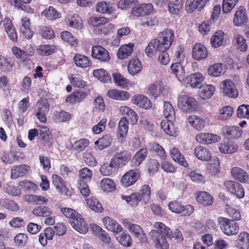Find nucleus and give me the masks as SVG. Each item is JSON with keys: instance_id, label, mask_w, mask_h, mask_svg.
I'll list each match as a JSON object with an SVG mask.
<instances>
[{"instance_id": "69168bd1", "label": "nucleus", "mask_w": 249, "mask_h": 249, "mask_svg": "<svg viewBox=\"0 0 249 249\" xmlns=\"http://www.w3.org/2000/svg\"><path fill=\"white\" fill-rule=\"evenodd\" d=\"M86 201L87 205L92 211L96 212H101L102 211V206L97 199L91 197Z\"/></svg>"}, {"instance_id": "6e6d98bb", "label": "nucleus", "mask_w": 249, "mask_h": 249, "mask_svg": "<svg viewBox=\"0 0 249 249\" xmlns=\"http://www.w3.org/2000/svg\"><path fill=\"white\" fill-rule=\"evenodd\" d=\"M225 209L227 214L235 221L241 219V214L239 210L232 207L230 205L226 204Z\"/></svg>"}, {"instance_id": "ddd939ff", "label": "nucleus", "mask_w": 249, "mask_h": 249, "mask_svg": "<svg viewBox=\"0 0 249 249\" xmlns=\"http://www.w3.org/2000/svg\"><path fill=\"white\" fill-rule=\"evenodd\" d=\"M204 77L200 72H196L187 76L185 82L187 87L192 88H201Z\"/></svg>"}, {"instance_id": "412c9836", "label": "nucleus", "mask_w": 249, "mask_h": 249, "mask_svg": "<svg viewBox=\"0 0 249 249\" xmlns=\"http://www.w3.org/2000/svg\"><path fill=\"white\" fill-rule=\"evenodd\" d=\"M210 0H187L186 2V10L188 13H192L196 9L200 11Z\"/></svg>"}, {"instance_id": "09e8293b", "label": "nucleus", "mask_w": 249, "mask_h": 249, "mask_svg": "<svg viewBox=\"0 0 249 249\" xmlns=\"http://www.w3.org/2000/svg\"><path fill=\"white\" fill-rule=\"evenodd\" d=\"M74 61L77 67L82 68L89 67L91 64L88 57L79 54H77L74 56Z\"/></svg>"}, {"instance_id": "3c124183", "label": "nucleus", "mask_w": 249, "mask_h": 249, "mask_svg": "<svg viewBox=\"0 0 249 249\" xmlns=\"http://www.w3.org/2000/svg\"><path fill=\"white\" fill-rule=\"evenodd\" d=\"M224 33L222 31L216 32L211 37V43L214 48H218L223 45Z\"/></svg>"}, {"instance_id": "9d476101", "label": "nucleus", "mask_w": 249, "mask_h": 249, "mask_svg": "<svg viewBox=\"0 0 249 249\" xmlns=\"http://www.w3.org/2000/svg\"><path fill=\"white\" fill-rule=\"evenodd\" d=\"M154 8L151 3H141L132 8L131 13L136 17L149 16L154 13Z\"/></svg>"}, {"instance_id": "49530a36", "label": "nucleus", "mask_w": 249, "mask_h": 249, "mask_svg": "<svg viewBox=\"0 0 249 249\" xmlns=\"http://www.w3.org/2000/svg\"><path fill=\"white\" fill-rule=\"evenodd\" d=\"M32 213L34 215L37 217H48L52 214L53 212L49 207L38 206L34 208Z\"/></svg>"}, {"instance_id": "f704fd0d", "label": "nucleus", "mask_w": 249, "mask_h": 249, "mask_svg": "<svg viewBox=\"0 0 249 249\" xmlns=\"http://www.w3.org/2000/svg\"><path fill=\"white\" fill-rule=\"evenodd\" d=\"M170 154L173 160L178 162L180 165L187 167L188 164L185 160L183 155L181 154L180 151L176 147L171 148L170 150Z\"/></svg>"}, {"instance_id": "37998d69", "label": "nucleus", "mask_w": 249, "mask_h": 249, "mask_svg": "<svg viewBox=\"0 0 249 249\" xmlns=\"http://www.w3.org/2000/svg\"><path fill=\"white\" fill-rule=\"evenodd\" d=\"M239 249H248L249 248V234L246 232H241L238 236L236 243Z\"/></svg>"}, {"instance_id": "423d86ee", "label": "nucleus", "mask_w": 249, "mask_h": 249, "mask_svg": "<svg viewBox=\"0 0 249 249\" xmlns=\"http://www.w3.org/2000/svg\"><path fill=\"white\" fill-rule=\"evenodd\" d=\"M122 224L138 240L142 242L146 241V236L139 225L131 223L126 219H123Z\"/></svg>"}, {"instance_id": "13d9d810", "label": "nucleus", "mask_w": 249, "mask_h": 249, "mask_svg": "<svg viewBox=\"0 0 249 249\" xmlns=\"http://www.w3.org/2000/svg\"><path fill=\"white\" fill-rule=\"evenodd\" d=\"M57 47L53 45H42L39 46L37 53L42 55H49L54 53Z\"/></svg>"}, {"instance_id": "e2e57ef3", "label": "nucleus", "mask_w": 249, "mask_h": 249, "mask_svg": "<svg viewBox=\"0 0 249 249\" xmlns=\"http://www.w3.org/2000/svg\"><path fill=\"white\" fill-rule=\"evenodd\" d=\"M5 193L13 196H19L21 194V191L18 187L11 184H7L3 187Z\"/></svg>"}, {"instance_id": "338daca9", "label": "nucleus", "mask_w": 249, "mask_h": 249, "mask_svg": "<svg viewBox=\"0 0 249 249\" xmlns=\"http://www.w3.org/2000/svg\"><path fill=\"white\" fill-rule=\"evenodd\" d=\"M215 87L212 85H207L204 87L200 93V97L204 99H209L213 95L215 91Z\"/></svg>"}, {"instance_id": "58836bf2", "label": "nucleus", "mask_w": 249, "mask_h": 249, "mask_svg": "<svg viewBox=\"0 0 249 249\" xmlns=\"http://www.w3.org/2000/svg\"><path fill=\"white\" fill-rule=\"evenodd\" d=\"M41 16L48 20H54L59 18L61 15L55 8L50 6L42 12Z\"/></svg>"}, {"instance_id": "5fc2aeb1", "label": "nucleus", "mask_w": 249, "mask_h": 249, "mask_svg": "<svg viewBox=\"0 0 249 249\" xmlns=\"http://www.w3.org/2000/svg\"><path fill=\"white\" fill-rule=\"evenodd\" d=\"M233 108L229 106L223 107L219 111L218 118L222 121L230 119L232 115Z\"/></svg>"}, {"instance_id": "c03bdc74", "label": "nucleus", "mask_w": 249, "mask_h": 249, "mask_svg": "<svg viewBox=\"0 0 249 249\" xmlns=\"http://www.w3.org/2000/svg\"><path fill=\"white\" fill-rule=\"evenodd\" d=\"M121 197L132 207H136L142 200V196L137 193H132L129 196L122 195Z\"/></svg>"}, {"instance_id": "a19ab883", "label": "nucleus", "mask_w": 249, "mask_h": 249, "mask_svg": "<svg viewBox=\"0 0 249 249\" xmlns=\"http://www.w3.org/2000/svg\"><path fill=\"white\" fill-rule=\"evenodd\" d=\"M120 112L122 115L128 116L132 124L137 123L138 116L137 113L129 107L125 106L121 107L120 108Z\"/></svg>"}, {"instance_id": "603ef678", "label": "nucleus", "mask_w": 249, "mask_h": 249, "mask_svg": "<svg viewBox=\"0 0 249 249\" xmlns=\"http://www.w3.org/2000/svg\"><path fill=\"white\" fill-rule=\"evenodd\" d=\"M147 154V152L146 149H141L135 154L132 159L131 161L133 164V166H139L146 158Z\"/></svg>"}, {"instance_id": "f03ea898", "label": "nucleus", "mask_w": 249, "mask_h": 249, "mask_svg": "<svg viewBox=\"0 0 249 249\" xmlns=\"http://www.w3.org/2000/svg\"><path fill=\"white\" fill-rule=\"evenodd\" d=\"M220 227L222 231L228 236L237 234L239 230L238 223L234 220L225 217L218 219Z\"/></svg>"}, {"instance_id": "393cba45", "label": "nucleus", "mask_w": 249, "mask_h": 249, "mask_svg": "<svg viewBox=\"0 0 249 249\" xmlns=\"http://www.w3.org/2000/svg\"><path fill=\"white\" fill-rule=\"evenodd\" d=\"M88 96L86 92L82 90H77L73 92L66 99V102L71 104H79L84 101Z\"/></svg>"}, {"instance_id": "9b49d317", "label": "nucleus", "mask_w": 249, "mask_h": 249, "mask_svg": "<svg viewBox=\"0 0 249 249\" xmlns=\"http://www.w3.org/2000/svg\"><path fill=\"white\" fill-rule=\"evenodd\" d=\"M91 55L93 58L102 62H107L110 59L108 51L100 45L92 46Z\"/></svg>"}, {"instance_id": "c85d7f7f", "label": "nucleus", "mask_w": 249, "mask_h": 249, "mask_svg": "<svg viewBox=\"0 0 249 249\" xmlns=\"http://www.w3.org/2000/svg\"><path fill=\"white\" fill-rule=\"evenodd\" d=\"M107 96L112 99L120 101L126 100L130 97L128 92L117 89L109 90L107 93Z\"/></svg>"}, {"instance_id": "4c0bfd02", "label": "nucleus", "mask_w": 249, "mask_h": 249, "mask_svg": "<svg viewBox=\"0 0 249 249\" xmlns=\"http://www.w3.org/2000/svg\"><path fill=\"white\" fill-rule=\"evenodd\" d=\"M118 169L117 166L114 164L112 159L109 162H106L103 164L100 168V173L105 176H108L112 175Z\"/></svg>"}, {"instance_id": "6ab92c4d", "label": "nucleus", "mask_w": 249, "mask_h": 249, "mask_svg": "<svg viewBox=\"0 0 249 249\" xmlns=\"http://www.w3.org/2000/svg\"><path fill=\"white\" fill-rule=\"evenodd\" d=\"M230 173L233 179L241 183H247L249 180L247 173L239 167H232Z\"/></svg>"}, {"instance_id": "dca6fc26", "label": "nucleus", "mask_w": 249, "mask_h": 249, "mask_svg": "<svg viewBox=\"0 0 249 249\" xmlns=\"http://www.w3.org/2000/svg\"><path fill=\"white\" fill-rule=\"evenodd\" d=\"M128 130V121L125 117H122L119 122L117 128V138L119 142H123L124 141Z\"/></svg>"}, {"instance_id": "20e7f679", "label": "nucleus", "mask_w": 249, "mask_h": 249, "mask_svg": "<svg viewBox=\"0 0 249 249\" xmlns=\"http://www.w3.org/2000/svg\"><path fill=\"white\" fill-rule=\"evenodd\" d=\"M149 236L154 247L156 249H169V244L165 236L158 231L153 230L149 232Z\"/></svg>"}, {"instance_id": "c756f323", "label": "nucleus", "mask_w": 249, "mask_h": 249, "mask_svg": "<svg viewBox=\"0 0 249 249\" xmlns=\"http://www.w3.org/2000/svg\"><path fill=\"white\" fill-rule=\"evenodd\" d=\"M132 103L140 107L149 109L152 107V103L147 97L143 95H136L132 99Z\"/></svg>"}, {"instance_id": "473e14b6", "label": "nucleus", "mask_w": 249, "mask_h": 249, "mask_svg": "<svg viewBox=\"0 0 249 249\" xmlns=\"http://www.w3.org/2000/svg\"><path fill=\"white\" fill-rule=\"evenodd\" d=\"M194 154L196 157L201 160L209 161L212 157L210 151L202 146H198L195 148Z\"/></svg>"}, {"instance_id": "a878e982", "label": "nucleus", "mask_w": 249, "mask_h": 249, "mask_svg": "<svg viewBox=\"0 0 249 249\" xmlns=\"http://www.w3.org/2000/svg\"><path fill=\"white\" fill-rule=\"evenodd\" d=\"M225 136L229 139H237L242 134V130L238 126H225L223 130Z\"/></svg>"}, {"instance_id": "bb28decb", "label": "nucleus", "mask_w": 249, "mask_h": 249, "mask_svg": "<svg viewBox=\"0 0 249 249\" xmlns=\"http://www.w3.org/2000/svg\"><path fill=\"white\" fill-rule=\"evenodd\" d=\"M208 55L206 48L201 44H196L193 48L192 56L197 60L205 59Z\"/></svg>"}, {"instance_id": "4be33fe9", "label": "nucleus", "mask_w": 249, "mask_h": 249, "mask_svg": "<svg viewBox=\"0 0 249 249\" xmlns=\"http://www.w3.org/2000/svg\"><path fill=\"white\" fill-rule=\"evenodd\" d=\"M238 149V144L233 142H222L218 144V149L222 154H232L236 153Z\"/></svg>"}, {"instance_id": "6e6552de", "label": "nucleus", "mask_w": 249, "mask_h": 249, "mask_svg": "<svg viewBox=\"0 0 249 249\" xmlns=\"http://www.w3.org/2000/svg\"><path fill=\"white\" fill-rule=\"evenodd\" d=\"M52 183L55 187L57 191L62 195L70 196L71 191L67 187V183L58 175L52 176Z\"/></svg>"}, {"instance_id": "1a4fd4ad", "label": "nucleus", "mask_w": 249, "mask_h": 249, "mask_svg": "<svg viewBox=\"0 0 249 249\" xmlns=\"http://www.w3.org/2000/svg\"><path fill=\"white\" fill-rule=\"evenodd\" d=\"M140 176V173L138 170L131 169L121 177V185L124 187H129L135 184Z\"/></svg>"}, {"instance_id": "a18cd8bd", "label": "nucleus", "mask_w": 249, "mask_h": 249, "mask_svg": "<svg viewBox=\"0 0 249 249\" xmlns=\"http://www.w3.org/2000/svg\"><path fill=\"white\" fill-rule=\"evenodd\" d=\"M148 148L150 151L154 152L156 155L159 157L160 159H166L167 155L165 151L162 146L158 143H150L148 145Z\"/></svg>"}, {"instance_id": "0eeeda50", "label": "nucleus", "mask_w": 249, "mask_h": 249, "mask_svg": "<svg viewBox=\"0 0 249 249\" xmlns=\"http://www.w3.org/2000/svg\"><path fill=\"white\" fill-rule=\"evenodd\" d=\"M221 92L224 96L231 98H235L238 95V91L234 83L230 79H226L220 84Z\"/></svg>"}, {"instance_id": "de8ad7c7", "label": "nucleus", "mask_w": 249, "mask_h": 249, "mask_svg": "<svg viewBox=\"0 0 249 249\" xmlns=\"http://www.w3.org/2000/svg\"><path fill=\"white\" fill-rule=\"evenodd\" d=\"M22 25L20 26V31L24 37L30 39L33 36V33L30 29V21L29 18H24L21 20Z\"/></svg>"}, {"instance_id": "5701e85b", "label": "nucleus", "mask_w": 249, "mask_h": 249, "mask_svg": "<svg viewBox=\"0 0 249 249\" xmlns=\"http://www.w3.org/2000/svg\"><path fill=\"white\" fill-rule=\"evenodd\" d=\"M183 2L182 0H171L167 5L169 12L172 15H179L182 12Z\"/></svg>"}, {"instance_id": "7ed1b4c3", "label": "nucleus", "mask_w": 249, "mask_h": 249, "mask_svg": "<svg viewBox=\"0 0 249 249\" xmlns=\"http://www.w3.org/2000/svg\"><path fill=\"white\" fill-rule=\"evenodd\" d=\"M169 89L162 82H157L150 84L148 88V94L155 99L164 97L168 95Z\"/></svg>"}, {"instance_id": "f3484780", "label": "nucleus", "mask_w": 249, "mask_h": 249, "mask_svg": "<svg viewBox=\"0 0 249 249\" xmlns=\"http://www.w3.org/2000/svg\"><path fill=\"white\" fill-rule=\"evenodd\" d=\"M103 222L106 229L113 232L114 235L116 236L123 230V228L113 218L106 216L103 219Z\"/></svg>"}, {"instance_id": "39448f33", "label": "nucleus", "mask_w": 249, "mask_h": 249, "mask_svg": "<svg viewBox=\"0 0 249 249\" xmlns=\"http://www.w3.org/2000/svg\"><path fill=\"white\" fill-rule=\"evenodd\" d=\"M178 104L181 109L186 112L195 111L197 107V102L194 98L184 94L178 96Z\"/></svg>"}, {"instance_id": "ea45409f", "label": "nucleus", "mask_w": 249, "mask_h": 249, "mask_svg": "<svg viewBox=\"0 0 249 249\" xmlns=\"http://www.w3.org/2000/svg\"><path fill=\"white\" fill-rule=\"evenodd\" d=\"M100 185L104 192L111 193L116 190V184L111 178H103L100 181Z\"/></svg>"}, {"instance_id": "f257e3e1", "label": "nucleus", "mask_w": 249, "mask_h": 249, "mask_svg": "<svg viewBox=\"0 0 249 249\" xmlns=\"http://www.w3.org/2000/svg\"><path fill=\"white\" fill-rule=\"evenodd\" d=\"M174 40L173 30L166 29L160 32L157 38L152 39L145 49L146 55L152 57L157 52H160L158 61L162 65H166L170 62L169 55L167 53Z\"/></svg>"}, {"instance_id": "79ce46f5", "label": "nucleus", "mask_w": 249, "mask_h": 249, "mask_svg": "<svg viewBox=\"0 0 249 249\" xmlns=\"http://www.w3.org/2000/svg\"><path fill=\"white\" fill-rule=\"evenodd\" d=\"M180 63L178 62H176L173 64L171 67L173 73L180 82L184 80L185 76V70Z\"/></svg>"}, {"instance_id": "e433bc0d", "label": "nucleus", "mask_w": 249, "mask_h": 249, "mask_svg": "<svg viewBox=\"0 0 249 249\" xmlns=\"http://www.w3.org/2000/svg\"><path fill=\"white\" fill-rule=\"evenodd\" d=\"M30 170L29 166L26 165H20L14 166L11 169V178L16 179L25 176Z\"/></svg>"}, {"instance_id": "c9c22d12", "label": "nucleus", "mask_w": 249, "mask_h": 249, "mask_svg": "<svg viewBox=\"0 0 249 249\" xmlns=\"http://www.w3.org/2000/svg\"><path fill=\"white\" fill-rule=\"evenodd\" d=\"M134 47L132 43L121 46L117 52L118 58L122 60L127 58L133 52Z\"/></svg>"}, {"instance_id": "774afa93", "label": "nucleus", "mask_w": 249, "mask_h": 249, "mask_svg": "<svg viewBox=\"0 0 249 249\" xmlns=\"http://www.w3.org/2000/svg\"><path fill=\"white\" fill-rule=\"evenodd\" d=\"M14 65V63L9 61L6 57L0 55V68L4 71H10Z\"/></svg>"}, {"instance_id": "b1692460", "label": "nucleus", "mask_w": 249, "mask_h": 249, "mask_svg": "<svg viewBox=\"0 0 249 249\" xmlns=\"http://www.w3.org/2000/svg\"><path fill=\"white\" fill-rule=\"evenodd\" d=\"M196 200L199 204L204 206H209L213 202V196L208 192L199 191L195 193Z\"/></svg>"}, {"instance_id": "cd10ccee", "label": "nucleus", "mask_w": 249, "mask_h": 249, "mask_svg": "<svg viewBox=\"0 0 249 249\" xmlns=\"http://www.w3.org/2000/svg\"><path fill=\"white\" fill-rule=\"evenodd\" d=\"M142 69L141 62L137 57L131 58L127 64L128 72L132 76L139 73Z\"/></svg>"}, {"instance_id": "864d4df0", "label": "nucleus", "mask_w": 249, "mask_h": 249, "mask_svg": "<svg viewBox=\"0 0 249 249\" xmlns=\"http://www.w3.org/2000/svg\"><path fill=\"white\" fill-rule=\"evenodd\" d=\"M112 77L115 85L122 89H125L128 86V80L119 72L112 73Z\"/></svg>"}, {"instance_id": "680f3d73", "label": "nucleus", "mask_w": 249, "mask_h": 249, "mask_svg": "<svg viewBox=\"0 0 249 249\" xmlns=\"http://www.w3.org/2000/svg\"><path fill=\"white\" fill-rule=\"evenodd\" d=\"M31 0H14V4L15 6L26 12L33 13L34 12V9L30 8L29 5L23 3H29Z\"/></svg>"}, {"instance_id": "2eb2a0df", "label": "nucleus", "mask_w": 249, "mask_h": 249, "mask_svg": "<svg viewBox=\"0 0 249 249\" xmlns=\"http://www.w3.org/2000/svg\"><path fill=\"white\" fill-rule=\"evenodd\" d=\"M221 137L216 135L209 133H200L196 135V141L202 144H211L219 141Z\"/></svg>"}, {"instance_id": "0e129e2a", "label": "nucleus", "mask_w": 249, "mask_h": 249, "mask_svg": "<svg viewBox=\"0 0 249 249\" xmlns=\"http://www.w3.org/2000/svg\"><path fill=\"white\" fill-rule=\"evenodd\" d=\"M220 162L217 158H214L209 164L208 170L213 175H216L220 172Z\"/></svg>"}, {"instance_id": "a211bd4d", "label": "nucleus", "mask_w": 249, "mask_h": 249, "mask_svg": "<svg viewBox=\"0 0 249 249\" xmlns=\"http://www.w3.org/2000/svg\"><path fill=\"white\" fill-rule=\"evenodd\" d=\"M186 123L197 131L202 130L206 125L204 119L195 115L189 116L186 119Z\"/></svg>"}, {"instance_id": "052dcab7", "label": "nucleus", "mask_w": 249, "mask_h": 249, "mask_svg": "<svg viewBox=\"0 0 249 249\" xmlns=\"http://www.w3.org/2000/svg\"><path fill=\"white\" fill-rule=\"evenodd\" d=\"M116 239L123 246L129 247L132 242V239L130 236L125 232L123 231L115 236Z\"/></svg>"}, {"instance_id": "f8f14e48", "label": "nucleus", "mask_w": 249, "mask_h": 249, "mask_svg": "<svg viewBox=\"0 0 249 249\" xmlns=\"http://www.w3.org/2000/svg\"><path fill=\"white\" fill-rule=\"evenodd\" d=\"M131 153L126 150L116 153L111 158L114 164L119 167L125 166L131 159Z\"/></svg>"}, {"instance_id": "4468645a", "label": "nucleus", "mask_w": 249, "mask_h": 249, "mask_svg": "<svg viewBox=\"0 0 249 249\" xmlns=\"http://www.w3.org/2000/svg\"><path fill=\"white\" fill-rule=\"evenodd\" d=\"M248 16L246 10L244 7L240 6L235 12L233 23L235 26L239 27L245 25L248 22Z\"/></svg>"}, {"instance_id": "8fccbe9b", "label": "nucleus", "mask_w": 249, "mask_h": 249, "mask_svg": "<svg viewBox=\"0 0 249 249\" xmlns=\"http://www.w3.org/2000/svg\"><path fill=\"white\" fill-rule=\"evenodd\" d=\"M96 9L97 12L108 14L112 13L114 10L112 4L105 1L98 2L96 6Z\"/></svg>"}, {"instance_id": "4d7b16f0", "label": "nucleus", "mask_w": 249, "mask_h": 249, "mask_svg": "<svg viewBox=\"0 0 249 249\" xmlns=\"http://www.w3.org/2000/svg\"><path fill=\"white\" fill-rule=\"evenodd\" d=\"M107 21V18L103 17H91L88 20L89 24L95 27L94 31L98 30L103 23Z\"/></svg>"}, {"instance_id": "7c9ffc66", "label": "nucleus", "mask_w": 249, "mask_h": 249, "mask_svg": "<svg viewBox=\"0 0 249 249\" xmlns=\"http://www.w3.org/2000/svg\"><path fill=\"white\" fill-rule=\"evenodd\" d=\"M161 127L165 133L170 136L177 135L178 129L171 119L163 120L160 123Z\"/></svg>"}, {"instance_id": "72a5a7b5", "label": "nucleus", "mask_w": 249, "mask_h": 249, "mask_svg": "<svg viewBox=\"0 0 249 249\" xmlns=\"http://www.w3.org/2000/svg\"><path fill=\"white\" fill-rule=\"evenodd\" d=\"M112 137L110 134H107L100 138L94 142L96 147L100 150H103L109 147L112 142Z\"/></svg>"}, {"instance_id": "bf43d9fd", "label": "nucleus", "mask_w": 249, "mask_h": 249, "mask_svg": "<svg viewBox=\"0 0 249 249\" xmlns=\"http://www.w3.org/2000/svg\"><path fill=\"white\" fill-rule=\"evenodd\" d=\"M163 113L167 119H173L175 117V110L172 104L168 101L164 102Z\"/></svg>"}, {"instance_id": "aec40b11", "label": "nucleus", "mask_w": 249, "mask_h": 249, "mask_svg": "<svg viewBox=\"0 0 249 249\" xmlns=\"http://www.w3.org/2000/svg\"><path fill=\"white\" fill-rule=\"evenodd\" d=\"M70 223L73 228L80 233L85 234L88 231V224L86 223L80 214L74 220H71Z\"/></svg>"}, {"instance_id": "2f4dec72", "label": "nucleus", "mask_w": 249, "mask_h": 249, "mask_svg": "<svg viewBox=\"0 0 249 249\" xmlns=\"http://www.w3.org/2000/svg\"><path fill=\"white\" fill-rule=\"evenodd\" d=\"M226 71V66L222 63H217L211 65L208 69V73L213 77L223 75Z\"/></svg>"}]
</instances>
